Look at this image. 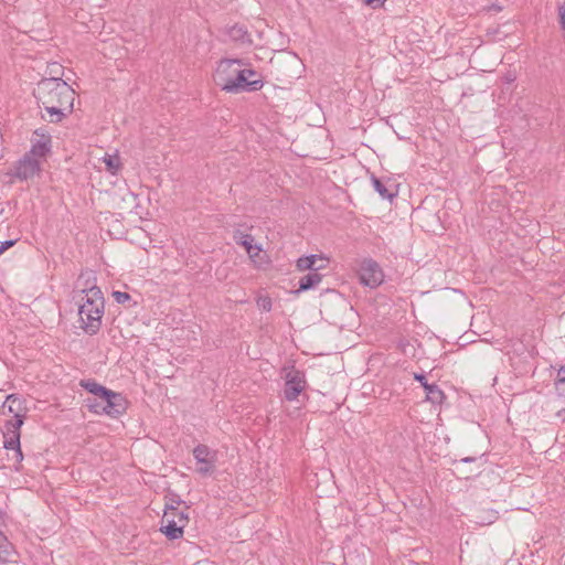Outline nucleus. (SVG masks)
<instances>
[{
	"label": "nucleus",
	"mask_w": 565,
	"mask_h": 565,
	"mask_svg": "<svg viewBox=\"0 0 565 565\" xmlns=\"http://www.w3.org/2000/svg\"><path fill=\"white\" fill-rule=\"evenodd\" d=\"M371 180H372L374 190L380 194V196L382 199L391 200L395 196V194L390 192L388 189L385 186V184L380 179L372 175Z\"/></svg>",
	"instance_id": "4be33fe9"
},
{
	"label": "nucleus",
	"mask_w": 565,
	"mask_h": 565,
	"mask_svg": "<svg viewBox=\"0 0 565 565\" xmlns=\"http://www.w3.org/2000/svg\"><path fill=\"white\" fill-rule=\"evenodd\" d=\"M475 460H476L475 457H466V458L462 459V462H472Z\"/></svg>",
	"instance_id": "2f4dec72"
},
{
	"label": "nucleus",
	"mask_w": 565,
	"mask_h": 565,
	"mask_svg": "<svg viewBox=\"0 0 565 565\" xmlns=\"http://www.w3.org/2000/svg\"><path fill=\"white\" fill-rule=\"evenodd\" d=\"M113 297L117 303H125L130 299V295L124 291H114Z\"/></svg>",
	"instance_id": "a878e982"
},
{
	"label": "nucleus",
	"mask_w": 565,
	"mask_h": 565,
	"mask_svg": "<svg viewBox=\"0 0 565 565\" xmlns=\"http://www.w3.org/2000/svg\"><path fill=\"white\" fill-rule=\"evenodd\" d=\"M264 87L262 76L253 68H243L235 77L228 78L222 84V90L230 94L243 92H258Z\"/></svg>",
	"instance_id": "7ed1b4c3"
},
{
	"label": "nucleus",
	"mask_w": 565,
	"mask_h": 565,
	"mask_svg": "<svg viewBox=\"0 0 565 565\" xmlns=\"http://www.w3.org/2000/svg\"><path fill=\"white\" fill-rule=\"evenodd\" d=\"M15 551L4 534H0V563H11Z\"/></svg>",
	"instance_id": "aec40b11"
},
{
	"label": "nucleus",
	"mask_w": 565,
	"mask_h": 565,
	"mask_svg": "<svg viewBox=\"0 0 565 565\" xmlns=\"http://www.w3.org/2000/svg\"><path fill=\"white\" fill-rule=\"evenodd\" d=\"M227 35L231 40L239 43H249V34L244 25L235 24L228 28Z\"/></svg>",
	"instance_id": "412c9836"
},
{
	"label": "nucleus",
	"mask_w": 565,
	"mask_h": 565,
	"mask_svg": "<svg viewBox=\"0 0 565 565\" xmlns=\"http://www.w3.org/2000/svg\"><path fill=\"white\" fill-rule=\"evenodd\" d=\"M3 512L0 510V524L3 522ZM0 534H4L1 530H0Z\"/></svg>",
	"instance_id": "473e14b6"
},
{
	"label": "nucleus",
	"mask_w": 565,
	"mask_h": 565,
	"mask_svg": "<svg viewBox=\"0 0 565 565\" xmlns=\"http://www.w3.org/2000/svg\"><path fill=\"white\" fill-rule=\"evenodd\" d=\"M256 302H257L258 309L262 311L269 312L273 308L271 299L268 296L258 297Z\"/></svg>",
	"instance_id": "b1692460"
},
{
	"label": "nucleus",
	"mask_w": 565,
	"mask_h": 565,
	"mask_svg": "<svg viewBox=\"0 0 565 565\" xmlns=\"http://www.w3.org/2000/svg\"><path fill=\"white\" fill-rule=\"evenodd\" d=\"M558 20L561 29L565 30V2L558 7Z\"/></svg>",
	"instance_id": "bb28decb"
},
{
	"label": "nucleus",
	"mask_w": 565,
	"mask_h": 565,
	"mask_svg": "<svg viewBox=\"0 0 565 565\" xmlns=\"http://www.w3.org/2000/svg\"><path fill=\"white\" fill-rule=\"evenodd\" d=\"M359 276L361 284L370 288L380 286L384 278L381 267L373 259H365L362 262Z\"/></svg>",
	"instance_id": "6e6552de"
},
{
	"label": "nucleus",
	"mask_w": 565,
	"mask_h": 565,
	"mask_svg": "<svg viewBox=\"0 0 565 565\" xmlns=\"http://www.w3.org/2000/svg\"><path fill=\"white\" fill-rule=\"evenodd\" d=\"M555 385L558 391L563 390V386H565V365L557 371Z\"/></svg>",
	"instance_id": "393cba45"
},
{
	"label": "nucleus",
	"mask_w": 565,
	"mask_h": 565,
	"mask_svg": "<svg viewBox=\"0 0 565 565\" xmlns=\"http://www.w3.org/2000/svg\"><path fill=\"white\" fill-rule=\"evenodd\" d=\"M189 522L188 513L173 504H167L161 519L160 531L168 540L181 539Z\"/></svg>",
	"instance_id": "20e7f679"
},
{
	"label": "nucleus",
	"mask_w": 565,
	"mask_h": 565,
	"mask_svg": "<svg viewBox=\"0 0 565 565\" xmlns=\"http://www.w3.org/2000/svg\"><path fill=\"white\" fill-rule=\"evenodd\" d=\"M108 405L109 404L107 402H103L102 399H99V401L93 399V398L86 399V406L94 414H98V415L105 414V415H108L109 417L117 418L118 416H120L125 413V412L118 411L117 413L113 414L111 412H114V411L110 409L108 407Z\"/></svg>",
	"instance_id": "a211bd4d"
},
{
	"label": "nucleus",
	"mask_w": 565,
	"mask_h": 565,
	"mask_svg": "<svg viewBox=\"0 0 565 565\" xmlns=\"http://www.w3.org/2000/svg\"><path fill=\"white\" fill-rule=\"evenodd\" d=\"M3 411L7 409L8 413L13 414V419H24L25 407L24 401L17 394H9L6 397L4 403L2 404Z\"/></svg>",
	"instance_id": "dca6fc26"
},
{
	"label": "nucleus",
	"mask_w": 565,
	"mask_h": 565,
	"mask_svg": "<svg viewBox=\"0 0 565 565\" xmlns=\"http://www.w3.org/2000/svg\"><path fill=\"white\" fill-rule=\"evenodd\" d=\"M39 102L42 103L44 110L50 115V122H61L73 109H65L61 105H55L52 98H43L38 95Z\"/></svg>",
	"instance_id": "4468645a"
},
{
	"label": "nucleus",
	"mask_w": 565,
	"mask_h": 565,
	"mask_svg": "<svg viewBox=\"0 0 565 565\" xmlns=\"http://www.w3.org/2000/svg\"><path fill=\"white\" fill-rule=\"evenodd\" d=\"M81 386L86 390L88 393L95 395L103 402H107L108 407L115 412L113 414L119 412H126L127 409V399L122 394L116 393L94 380H83L81 381Z\"/></svg>",
	"instance_id": "39448f33"
},
{
	"label": "nucleus",
	"mask_w": 565,
	"mask_h": 565,
	"mask_svg": "<svg viewBox=\"0 0 565 565\" xmlns=\"http://www.w3.org/2000/svg\"><path fill=\"white\" fill-rule=\"evenodd\" d=\"M34 135L38 139L32 140L31 148L25 153L29 154L30 158H36L42 162L52 151V138L50 134L42 129H36Z\"/></svg>",
	"instance_id": "9d476101"
},
{
	"label": "nucleus",
	"mask_w": 565,
	"mask_h": 565,
	"mask_svg": "<svg viewBox=\"0 0 565 565\" xmlns=\"http://www.w3.org/2000/svg\"><path fill=\"white\" fill-rule=\"evenodd\" d=\"M193 457L199 465L198 472L201 476H209L215 471L217 454L205 445H198L193 449Z\"/></svg>",
	"instance_id": "423d86ee"
},
{
	"label": "nucleus",
	"mask_w": 565,
	"mask_h": 565,
	"mask_svg": "<svg viewBox=\"0 0 565 565\" xmlns=\"http://www.w3.org/2000/svg\"><path fill=\"white\" fill-rule=\"evenodd\" d=\"M15 244L14 239H8L0 242V255L3 254L8 248L12 247Z\"/></svg>",
	"instance_id": "cd10ccee"
},
{
	"label": "nucleus",
	"mask_w": 565,
	"mask_h": 565,
	"mask_svg": "<svg viewBox=\"0 0 565 565\" xmlns=\"http://www.w3.org/2000/svg\"><path fill=\"white\" fill-rule=\"evenodd\" d=\"M329 259L321 255L302 256L297 260V268L301 271L309 270L319 273L320 269L327 267Z\"/></svg>",
	"instance_id": "ddd939ff"
},
{
	"label": "nucleus",
	"mask_w": 565,
	"mask_h": 565,
	"mask_svg": "<svg viewBox=\"0 0 565 565\" xmlns=\"http://www.w3.org/2000/svg\"><path fill=\"white\" fill-rule=\"evenodd\" d=\"M386 0H364V4L371 6L373 8L381 7L385 3Z\"/></svg>",
	"instance_id": "c85d7f7f"
},
{
	"label": "nucleus",
	"mask_w": 565,
	"mask_h": 565,
	"mask_svg": "<svg viewBox=\"0 0 565 565\" xmlns=\"http://www.w3.org/2000/svg\"><path fill=\"white\" fill-rule=\"evenodd\" d=\"M85 280L82 292V303L78 306L81 328L89 335L96 334L102 327V318L105 310V299L99 287L95 285V277L90 273H82L77 284Z\"/></svg>",
	"instance_id": "f257e3e1"
},
{
	"label": "nucleus",
	"mask_w": 565,
	"mask_h": 565,
	"mask_svg": "<svg viewBox=\"0 0 565 565\" xmlns=\"http://www.w3.org/2000/svg\"><path fill=\"white\" fill-rule=\"evenodd\" d=\"M181 503H184V501L178 499V500H171V503L170 504H173L174 507L181 504Z\"/></svg>",
	"instance_id": "7c9ffc66"
},
{
	"label": "nucleus",
	"mask_w": 565,
	"mask_h": 565,
	"mask_svg": "<svg viewBox=\"0 0 565 565\" xmlns=\"http://www.w3.org/2000/svg\"><path fill=\"white\" fill-rule=\"evenodd\" d=\"M322 280V275L316 271H309L300 278L297 292L307 291L316 288Z\"/></svg>",
	"instance_id": "6ab92c4d"
},
{
	"label": "nucleus",
	"mask_w": 565,
	"mask_h": 565,
	"mask_svg": "<svg viewBox=\"0 0 565 565\" xmlns=\"http://www.w3.org/2000/svg\"><path fill=\"white\" fill-rule=\"evenodd\" d=\"M38 95L43 98H52L55 105H61L65 109H73L75 90L62 78L42 79L38 85Z\"/></svg>",
	"instance_id": "f03ea898"
},
{
	"label": "nucleus",
	"mask_w": 565,
	"mask_h": 565,
	"mask_svg": "<svg viewBox=\"0 0 565 565\" xmlns=\"http://www.w3.org/2000/svg\"><path fill=\"white\" fill-rule=\"evenodd\" d=\"M414 379L419 382L422 384V386L424 387L425 392H426V398L427 401H429L430 403L435 404V405H439L443 403L444 398H445V394L444 392L439 388V386L437 384H429L427 381H426V376L424 374H415L414 375Z\"/></svg>",
	"instance_id": "2eb2a0df"
},
{
	"label": "nucleus",
	"mask_w": 565,
	"mask_h": 565,
	"mask_svg": "<svg viewBox=\"0 0 565 565\" xmlns=\"http://www.w3.org/2000/svg\"><path fill=\"white\" fill-rule=\"evenodd\" d=\"M306 384L303 372L292 367L285 376L284 395L288 402L297 399Z\"/></svg>",
	"instance_id": "1a4fd4ad"
},
{
	"label": "nucleus",
	"mask_w": 565,
	"mask_h": 565,
	"mask_svg": "<svg viewBox=\"0 0 565 565\" xmlns=\"http://www.w3.org/2000/svg\"><path fill=\"white\" fill-rule=\"evenodd\" d=\"M41 164L42 162L40 160L30 158L29 154L24 153V156L15 162L11 175L20 181H26L41 172Z\"/></svg>",
	"instance_id": "0eeeda50"
},
{
	"label": "nucleus",
	"mask_w": 565,
	"mask_h": 565,
	"mask_svg": "<svg viewBox=\"0 0 565 565\" xmlns=\"http://www.w3.org/2000/svg\"><path fill=\"white\" fill-rule=\"evenodd\" d=\"M23 425L22 419L9 420L6 423L3 447L8 450H14L20 459L22 451L20 447V428Z\"/></svg>",
	"instance_id": "9b49d317"
},
{
	"label": "nucleus",
	"mask_w": 565,
	"mask_h": 565,
	"mask_svg": "<svg viewBox=\"0 0 565 565\" xmlns=\"http://www.w3.org/2000/svg\"><path fill=\"white\" fill-rule=\"evenodd\" d=\"M244 65L243 60L239 58H225L218 63L216 70L215 82L222 88V84L225 83L226 79L235 77L236 73H238Z\"/></svg>",
	"instance_id": "f8f14e48"
},
{
	"label": "nucleus",
	"mask_w": 565,
	"mask_h": 565,
	"mask_svg": "<svg viewBox=\"0 0 565 565\" xmlns=\"http://www.w3.org/2000/svg\"><path fill=\"white\" fill-rule=\"evenodd\" d=\"M556 416L559 417L563 422H565V409L558 411Z\"/></svg>",
	"instance_id": "c756f323"
},
{
	"label": "nucleus",
	"mask_w": 565,
	"mask_h": 565,
	"mask_svg": "<svg viewBox=\"0 0 565 565\" xmlns=\"http://www.w3.org/2000/svg\"><path fill=\"white\" fill-rule=\"evenodd\" d=\"M233 237L237 245L245 247L247 254L252 258L258 256L260 247L257 245H253L254 237L250 234H245L241 231H236Z\"/></svg>",
	"instance_id": "f3484780"
},
{
	"label": "nucleus",
	"mask_w": 565,
	"mask_h": 565,
	"mask_svg": "<svg viewBox=\"0 0 565 565\" xmlns=\"http://www.w3.org/2000/svg\"><path fill=\"white\" fill-rule=\"evenodd\" d=\"M104 162L107 167V170L109 172H111L113 174H115L119 167H120V160H119V157L118 156H106L104 157Z\"/></svg>",
	"instance_id": "5701e85b"
}]
</instances>
